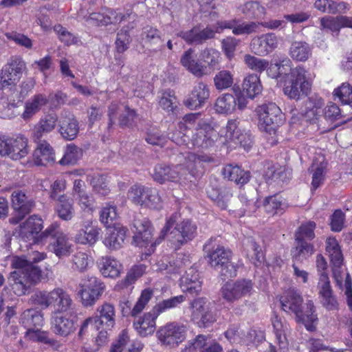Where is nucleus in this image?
Returning a JSON list of instances; mask_svg holds the SVG:
<instances>
[{"instance_id": "72a5a7b5", "label": "nucleus", "mask_w": 352, "mask_h": 352, "mask_svg": "<svg viewBox=\"0 0 352 352\" xmlns=\"http://www.w3.org/2000/svg\"><path fill=\"white\" fill-rule=\"evenodd\" d=\"M19 322L26 329L43 327L45 323L43 313L36 308L27 309L21 314Z\"/></svg>"}, {"instance_id": "39448f33", "label": "nucleus", "mask_w": 352, "mask_h": 352, "mask_svg": "<svg viewBox=\"0 0 352 352\" xmlns=\"http://www.w3.org/2000/svg\"><path fill=\"white\" fill-rule=\"evenodd\" d=\"M232 252L223 246H218L207 255L208 263L219 272L223 279L235 277L237 266L231 261Z\"/></svg>"}, {"instance_id": "79ce46f5", "label": "nucleus", "mask_w": 352, "mask_h": 352, "mask_svg": "<svg viewBox=\"0 0 352 352\" xmlns=\"http://www.w3.org/2000/svg\"><path fill=\"white\" fill-rule=\"evenodd\" d=\"M224 178L234 181L237 184L243 185L247 184L250 179V173L242 170L238 166L232 164L226 165L222 171Z\"/></svg>"}, {"instance_id": "c85d7f7f", "label": "nucleus", "mask_w": 352, "mask_h": 352, "mask_svg": "<svg viewBox=\"0 0 352 352\" xmlns=\"http://www.w3.org/2000/svg\"><path fill=\"white\" fill-rule=\"evenodd\" d=\"M271 323L280 349H286L288 346L287 334L289 332V324L285 319L277 315H274L272 318Z\"/></svg>"}, {"instance_id": "4be33fe9", "label": "nucleus", "mask_w": 352, "mask_h": 352, "mask_svg": "<svg viewBox=\"0 0 352 352\" xmlns=\"http://www.w3.org/2000/svg\"><path fill=\"white\" fill-rule=\"evenodd\" d=\"M58 122V116L55 113H50L42 116L34 125L32 130V139L34 141H40L47 133L53 131Z\"/></svg>"}, {"instance_id": "dca6fc26", "label": "nucleus", "mask_w": 352, "mask_h": 352, "mask_svg": "<svg viewBox=\"0 0 352 352\" xmlns=\"http://www.w3.org/2000/svg\"><path fill=\"white\" fill-rule=\"evenodd\" d=\"M177 36L182 38L189 45H202L209 39L215 37V31L209 26L202 28L201 25H195L186 31H180Z\"/></svg>"}, {"instance_id": "2f4dec72", "label": "nucleus", "mask_w": 352, "mask_h": 352, "mask_svg": "<svg viewBox=\"0 0 352 352\" xmlns=\"http://www.w3.org/2000/svg\"><path fill=\"white\" fill-rule=\"evenodd\" d=\"M188 350L189 352H222L223 348L216 340L199 335Z\"/></svg>"}, {"instance_id": "5701e85b", "label": "nucleus", "mask_w": 352, "mask_h": 352, "mask_svg": "<svg viewBox=\"0 0 352 352\" xmlns=\"http://www.w3.org/2000/svg\"><path fill=\"white\" fill-rule=\"evenodd\" d=\"M180 287L184 292L192 296L197 295L201 291L199 274L195 268L190 267L181 277Z\"/></svg>"}, {"instance_id": "f704fd0d", "label": "nucleus", "mask_w": 352, "mask_h": 352, "mask_svg": "<svg viewBox=\"0 0 352 352\" xmlns=\"http://www.w3.org/2000/svg\"><path fill=\"white\" fill-rule=\"evenodd\" d=\"M8 147L6 155L14 160H20L29 153L28 140L23 136L10 138Z\"/></svg>"}, {"instance_id": "774afa93", "label": "nucleus", "mask_w": 352, "mask_h": 352, "mask_svg": "<svg viewBox=\"0 0 352 352\" xmlns=\"http://www.w3.org/2000/svg\"><path fill=\"white\" fill-rule=\"evenodd\" d=\"M118 217L116 207L113 205L107 204L100 212V220L106 226H109Z\"/></svg>"}, {"instance_id": "58836bf2", "label": "nucleus", "mask_w": 352, "mask_h": 352, "mask_svg": "<svg viewBox=\"0 0 352 352\" xmlns=\"http://www.w3.org/2000/svg\"><path fill=\"white\" fill-rule=\"evenodd\" d=\"M314 6L321 12L332 14L345 13L349 10L348 3L333 0H316Z\"/></svg>"}, {"instance_id": "09e8293b", "label": "nucleus", "mask_w": 352, "mask_h": 352, "mask_svg": "<svg viewBox=\"0 0 352 352\" xmlns=\"http://www.w3.org/2000/svg\"><path fill=\"white\" fill-rule=\"evenodd\" d=\"M296 245L292 251L294 262L301 263L311 256L314 252L313 245L305 241H296Z\"/></svg>"}, {"instance_id": "aec40b11", "label": "nucleus", "mask_w": 352, "mask_h": 352, "mask_svg": "<svg viewBox=\"0 0 352 352\" xmlns=\"http://www.w3.org/2000/svg\"><path fill=\"white\" fill-rule=\"evenodd\" d=\"M51 328L56 335L62 337H67L76 330L75 323L72 319L57 312L51 314Z\"/></svg>"}, {"instance_id": "3c124183", "label": "nucleus", "mask_w": 352, "mask_h": 352, "mask_svg": "<svg viewBox=\"0 0 352 352\" xmlns=\"http://www.w3.org/2000/svg\"><path fill=\"white\" fill-rule=\"evenodd\" d=\"M185 296L183 295L173 296L170 298L164 300L156 304L152 309V311L157 317L160 314L166 311L177 307L185 300Z\"/></svg>"}, {"instance_id": "4d7b16f0", "label": "nucleus", "mask_w": 352, "mask_h": 352, "mask_svg": "<svg viewBox=\"0 0 352 352\" xmlns=\"http://www.w3.org/2000/svg\"><path fill=\"white\" fill-rule=\"evenodd\" d=\"M266 176L268 179L276 182L278 184H281L287 182L290 178V173L285 170L284 167L279 166L275 168L272 166L268 168L266 172Z\"/></svg>"}, {"instance_id": "f8f14e48", "label": "nucleus", "mask_w": 352, "mask_h": 352, "mask_svg": "<svg viewBox=\"0 0 352 352\" xmlns=\"http://www.w3.org/2000/svg\"><path fill=\"white\" fill-rule=\"evenodd\" d=\"M220 136L210 124L198 125L190 138V148L208 149L215 146Z\"/></svg>"}, {"instance_id": "ea45409f", "label": "nucleus", "mask_w": 352, "mask_h": 352, "mask_svg": "<svg viewBox=\"0 0 352 352\" xmlns=\"http://www.w3.org/2000/svg\"><path fill=\"white\" fill-rule=\"evenodd\" d=\"M129 342V337L125 331H123L119 336L118 342L113 345L111 351V352H140L144 344L138 340L133 341L131 343Z\"/></svg>"}, {"instance_id": "37998d69", "label": "nucleus", "mask_w": 352, "mask_h": 352, "mask_svg": "<svg viewBox=\"0 0 352 352\" xmlns=\"http://www.w3.org/2000/svg\"><path fill=\"white\" fill-rule=\"evenodd\" d=\"M242 89L248 96L252 99L260 94L263 90V87L259 76L254 74L247 75L243 78Z\"/></svg>"}, {"instance_id": "f257e3e1", "label": "nucleus", "mask_w": 352, "mask_h": 352, "mask_svg": "<svg viewBox=\"0 0 352 352\" xmlns=\"http://www.w3.org/2000/svg\"><path fill=\"white\" fill-rule=\"evenodd\" d=\"M326 251L331 264L333 277L336 286L344 293L346 302L352 311V279L343 267V255L340 246L334 237L326 240Z\"/></svg>"}, {"instance_id": "473e14b6", "label": "nucleus", "mask_w": 352, "mask_h": 352, "mask_svg": "<svg viewBox=\"0 0 352 352\" xmlns=\"http://www.w3.org/2000/svg\"><path fill=\"white\" fill-rule=\"evenodd\" d=\"M98 268L104 277L116 278L120 275L122 265L111 256H102L98 261Z\"/></svg>"}, {"instance_id": "5fc2aeb1", "label": "nucleus", "mask_w": 352, "mask_h": 352, "mask_svg": "<svg viewBox=\"0 0 352 352\" xmlns=\"http://www.w3.org/2000/svg\"><path fill=\"white\" fill-rule=\"evenodd\" d=\"M141 38L142 41L151 46L164 43L160 31L152 26L148 25L143 28Z\"/></svg>"}, {"instance_id": "e433bc0d", "label": "nucleus", "mask_w": 352, "mask_h": 352, "mask_svg": "<svg viewBox=\"0 0 352 352\" xmlns=\"http://www.w3.org/2000/svg\"><path fill=\"white\" fill-rule=\"evenodd\" d=\"M49 101L46 95L37 94L33 96L30 99L26 101L25 104V110L21 117L25 120L31 119L36 113H38L43 107L45 106Z\"/></svg>"}, {"instance_id": "6e6d98bb", "label": "nucleus", "mask_w": 352, "mask_h": 352, "mask_svg": "<svg viewBox=\"0 0 352 352\" xmlns=\"http://www.w3.org/2000/svg\"><path fill=\"white\" fill-rule=\"evenodd\" d=\"M151 189L142 186L134 185L129 190L128 197L135 204L142 206Z\"/></svg>"}, {"instance_id": "20e7f679", "label": "nucleus", "mask_w": 352, "mask_h": 352, "mask_svg": "<svg viewBox=\"0 0 352 352\" xmlns=\"http://www.w3.org/2000/svg\"><path fill=\"white\" fill-rule=\"evenodd\" d=\"M258 116L259 129L272 136V145L275 144L276 131L278 127L284 122L283 115L280 109L273 102L263 104L256 109Z\"/></svg>"}, {"instance_id": "a18cd8bd", "label": "nucleus", "mask_w": 352, "mask_h": 352, "mask_svg": "<svg viewBox=\"0 0 352 352\" xmlns=\"http://www.w3.org/2000/svg\"><path fill=\"white\" fill-rule=\"evenodd\" d=\"M73 300L70 294L62 287H58L57 294L54 300L52 312L65 313L72 309Z\"/></svg>"}, {"instance_id": "393cba45", "label": "nucleus", "mask_w": 352, "mask_h": 352, "mask_svg": "<svg viewBox=\"0 0 352 352\" xmlns=\"http://www.w3.org/2000/svg\"><path fill=\"white\" fill-rule=\"evenodd\" d=\"M126 229L121 226L109 227L103 239L104 245L110 250H118L122 247L126 238Z\"/></svg>"}, {"instance_id": "c03bdc74", "label": "nucleus", "mask_w": 352, "mask_h": 352, "mask_svg": "<svg viewBox=\"0 0 352 352\" xmlns=\"http://www.w3.org/2000/svg\"><path fill=\"white\" fill-rule=\"evenodd\" d=\"M56 212L60 219L70 221L74 215V208L72 201L66 195H61L57 198Z\"/></svg>"}, {"instance_id": "7c9ffc66", "label": "nucleus", "mask_w": 352, "mask_h": 352, "mask_svg": "<svg viewBox=\"0 0 352 352\" xmlns=\"http://www.w3.org/2000/svg\"><path fill=\"white\" fill-rule=\"evenodd\" d=\"M100 229L94 226L90 220L84 222L82 228L76 235L75 240L82 245H94L98 240Z\"/></svg>"}, {"instance_id": "49530a36", "label": "nucleus", "mask_w": 352, "mask_h": 352, "mask_svg": "<svg viewBox=\"0 0 352 352\" xmlns=\"http://www.w3.org/2000/svg\"><path fill=\"white\" fill-rule=\"evenodd\" d=\"M289 55L296 61L305 62L311 55V47L305 41H294L289 48Z\"/></svg>"}, {"instance_id": "ddd939ff", "label": "nucleus", "mask_w": 352, "mask_h": 352, "mask_svg": "<svg viewBox=\"0 0 352 352\" xmlns=\"http://www.w3.org/2000/svg\"><path fill=\"white\" fill-rule=\"evenodd\" d=\"M186 330V326L184 324L172 322L159 330L158 338L163 344L177 346L185 340Z\"/></svg>"}, {"instance_id": "8fccbe9b", "label": "nucleus", "mask_w": 352, "mask_h": 352, "mask_svg": "<svg viewBox=\"0 0 352 352\" xmlns=\"http://www.w3.org/2000/svg\"><path fill=\"white\" fill-rule=\"evenodd\" d=\"M213 81L216 89L221 91L232 86L234 74L229 70L222 69L215 74Z\"/></svg>"}, {"instance_id": "4c0bfd02", "label": "nucleus", "mask_w": 352, "mask_h": 352, "mask_svg": "<svg viewBox=\"0 0 352 352\" xmlns=\"http://www.w3.org/2000/svg\"><path fill=\"white\" fill-rule=\"evenodd\" d=\"M43 229V220L36 215L30 216L25 221L19 226V234L23 239L33 237Z\"/></svg>"}, {"instance_id": "6e6552de", "label": "nucleus", "mask_w": 352, "mask_h": 352, "mask_svg": "<svg viewBox=\"0 0 352 352\" xmlns=\"http://www.w3.org/2000/svg\"><path fill=\"white\" fill-rule=\"evenodd\" d=\"M43 236H51L50 250L58 258L67 256L72 252V244L57 224L49 226L43 233Z\"/></svg>"}, {"instance_id": "9d476101", "label": "nucleus", "mask_w": 352, "mask_h": 352, "mask_svg": "<svg viewBox=\"0 0 352 352\" xmlns=\"http://www.w3.org/2000/svg\"><path fill=\"white\" fill-rule=\"evenodd\" d=\"M253 283L249 279H239L227 282L221 289L222 298L229 302L251 295L253 291Z\"/></svg>"}, {"instance_id": "a19ab883", "label": "nucleus", "mask_w": 352, "mask_h": 352, "mask_svg": "<svg viewBox=\"0 0 352 352\" xmlns=\"http://www.w3.org/2000/svg\"><path fill=\"white\" fill-rule=\"evenodd\" d=\"M327 162L323 157L313 161L310 170L312 173L311 190L317 189L324 180L327 168Z\"/></svg>"}, {"instance_id": "bb28decb", "label": "nucleus", "mask_w": 352, "mask_h": 352, "mask_svg": "<svg viewBox=\"0 0 352 352\" xmlns=\"http://www.w3.org/2000/svg\"><path fill=\"white\" fill-rule=\"evenodd\" d=\"M37 146L34 152V162L38 166H47L55 161V153L53 148L45 140L34 141Z\"/></svg>"}, {"instance_id": "423d86ee", "label": "nucleus", "mask_w": 352, "mask_h": 352, "mask_svg": "<svg viewBox=\"0 0 352 352\" xmlns=\"http://www.w3.org/2000/svg\"><path fill=\"white\" fill-rule=\"evenodd\" d=\"M311 83L307 77V71L298 66L292 71V77L285 82L284 94L292 99H298L302 94L307 95Z\"/></svg>"}, {"instance_id": "69168bd1", "label": "nucleus", "mask_w": 352, "mask_h": 352, "mask_svg": "<svg viewBox=\"0 0 352 352\" xmlns=\"http://www.w3.org/2000/svg\"><path fill=\"white\" fill-rule=\"evenodd\" d=\"M153 290L151 289H145L142 292L140 298L131 311V316L135 317L143 311L145 306L153 296Z\"/></svg>"}, {"instance_id": "864d4df0", "label": "nucleus", "mask_w": 352, "mask_h": 352, "mask_svg": "<svg viewBox=\"0 0 352 352\" xmlns=\"http://www.w3.org/2000/svg\"><path fill=\"white\" fill-rule=\"evenodd\" d=\"M82 155V151L80 148L73 144H68L59 164L63 166L74 165L81 158Z\"/></svg>"}, {"instance_id": "603ef678", "label": "nucleus", "mask_w": 352, "mask_h": 352, "mask_svg": "<svg viewBox=\"0 0 352 352\" xmlns=\"http://www.w3.org/2000/svg\"><path fill=\"white\" fill-rule=\"evenodd\" d=\"M245 245L251 262L255 266H259L264 258L260 245L252 238H248Z\"/></svg>"}, {"instance_id": "0e129e2a", "label": "nucleus", "mask_w": 352, "mask_h": 352, "mask_svg": "<svg viewBox=\"0 0 352 352\" xmlns=\"http://www.w3.org/2000/svg\"><path fill=\"white\" fill-rule=\"evenodd\" d=\"M191 309V317L193 320L198 318L201 314L210 309V304L205 298L199 297L194 299L190 305Z\"/></svg>"}, {"instance_id": "338daca9", "label": "nucleus", "mask_w": 352, "mask_h": 352, "mask_svg": "<svg viewBox=\"0 0 352 352\" xmlns=\"http://www.w3.org/2000/svg\"><path fill=\"white\" fill-rule=\"evenodd\" d=\"M315 228L316 223L313 221L302 224L296 232V241L312 240L315 237Z\"/></svg>"}, {"instance_id": "680f3d73", "label": "nucleus", "mask_w": 352, "mask_h": 352, "mask_svg": "<svg viewBox=\"0 0 352 352\" xmlns=\"http://www.w3.org/2000/svg\"><path fill=\"white\" fill-rule=\"evenodd\" d=\"M241 12L250 18L257 19L265 14V8L258 2L250 1L240 7Z\"/></svg>"}, {"instance_id": "052dcab7", "label": "nucleus", "mask_w": 352, "mask_h": 352, "mask_svg": "<svg viewBox=\"0 0 352 352\" xmlns=\"http://www.w3.org/2000/svg\"><path fill=\"white\" fill-rule=\"evenodd\" d=\"M11 266L16 270L14 272H21L23 274H28L33 271L34 269H40L30 263L27 256H14L10 258Z\"/></svg>"}, {"instance_id": "f3484780", "label": "nucleus", "mask_w": 352, "mask_h": 352, "mask_svg": "<svg viewBox=\"0 0 352 352\" xmlns=\"http://www.w3.org/2000/svg\"><path fill=\"white\" fill-rule=\"evenodd\" d=\"M318 288L322 307L327 311H338L340 304L336 296L333 293L327 274H320Z\"/></svg>"}, {"instance_id": "c9c22d12", "label": "nucleus", "mask_w": 352, "mask_h": 352, "mask_svg": "<svg viewBox=\"0 0 352 352\" xmlns=\"http://www.w3.org/2000/svg\"><path fill=\"white\" fill-rule=\"evenodd\" d=\"M97 311L99 315L94 316L97 327L104 325L106 329H110L114 326L116 312L113 305L104 302L98 307Z\"/></svg>"}, {"instance_id": "de8ad7c7", "label": "nucleus", "mask_w": 352, "mask_h": 352, "mask_svg": "<svg viewBox=\"0 0 352 352\" xmlns=\"http://www.w3.org/2000/svg\"><path fill=\"white\" fill-rule=\"evenodd\" d=\"M57 292L58 287L51 291L36 290L31 298L34 304L43 308H48L50 306L53 307Z\"/></svg>"}, {"instance_id": "2eb2a0df", "label": "nucleus", "mask_w": 352, "mask_h": 352, "mask_svg": "<svg viewBox=\"0 0 352 352\" xmlns=\"http://www.w3.org/2000/svg\"><path fill=\"white\" fill-rule=\"evenodd\" d=\"M248 100L239 92L236 97L231 94H224L220 96L215 102L214 109L218 113L230 114L234 112L236 107L239 109L246 107Z\"/></svg>"}, {"instance_id": "a211bd4d", "label": "nucleus", "mask_w": 352, "mask_h": 352, "mask_svg": "<svg viewBox=\"0 0 352 352\" xmlns=\"http://www.w3.org/2000/svg\"><path fill=\"white\" fill-rule=\"evenodd\" d=\"M210 97V89L206 83L199 82L184 101V105L192 110L204 107Z\"/></svg>"}, {"instance_id": "b1692460", "label": "nucleus", "mask_w": 352, "mask_h": 352, "mask_svg": "<svg viewBox=\"0 0 352 352\" xmlns=\"http://www.w3.org/2000/svg\"><path fill=\"white\" fill-rule=\"evenodd\" d=\"M182 169L183 166L182 165L170 167L165 164H157L155 166L153 178L160 184L168 181L175 182L180 178Z\"/></svg>"}, {"instance_id": "cd10ccee", "label": "nucleus", "mask_w": 352, "mask_h": 352, "mask_svg": "<svg viewBox=\"0 0 352 352\" xmlns=\"http://www.w3.org/2000/svg\"><path fill=\"white\" fill-rule=\"evenodd\" d=\"M11 199L13 209L22 216L29 214L35 206L33 199L20 190L12 192Z\"/></svg>"}, {"instance_id": "412c9836", "label": "nucleus", "mask_w": 352, "mask_h": 352, "mask_svg": "<svg viewBox=\"0 0 352 352\" xmlns=\"http://www.w3.org/2000/svg\"><path fill=\"white\" fill-rule=\"evenodd\" d=\"M277 46L278 38L273 33L265 34L254 38L250 44L252 52L258 56L267 55Z\"/></svg>"}, {"instance_id": "f03ea898", "label": "nucleus", "mask_w": 352, "mask_h": 352, "mask_svg": "<svg viewBox=\"0 0 352 352\" xmlns=\"http://www.w3.org/2000/svg\"><path fill=\"white\" fill-rule=\"evenodd\" d=\"M280 301L283 310L287 313L294 314L297 322L302 323L309 331L315 329L318 316L312 300L307 301L306 310L303 311V299L297 291L292 289L286 291L280 297Z\"/></svg>"}, {"instance_id": "4468645a", "label": "nucleus", "mask_w": 352, "mask_h": 352, "mask_svg": "<svg viewBox=\"0 0 352 352\" xmlns=\"http://www.w3.org/2000/svg\"><path fill=\"white\" fill-rule=\"evenodd\" d=\"M131 229L134 234V240L138 243L143 242L147 244L150 243L153 246V244H159L161 241L159 239L157 241L152 242L153 227L148 219L140 214L134 217Z\"/></svg>"}, {"instance_id": "13d9d810", "label": "nucleus", "mask_w": 352, "mask_h": 352, "mask_svg": "<svg viewBox=\"0 0 352 352\" xmlns=\"http://www.w3.org/2000/svg\"><path fill=\"white\" fill-rule=\"evenodd\" d=\"M90 184L93 190L102 196L107 195L110 192L109 182L104 175H96L91 179Z\"/></svg>"}, {"instance_id": "1a4fd4ad", "label": "nucleus", "mask_w": 352, "mask_h": 352, "mask_svg": "<svg viewBox=\"0 0 352 352\" xmlns=\"http://www.w3.org/2000/svg\"><path fill=\"white\" fill-rule=\"evenodd\" d=\"M41 277V269H34L28 274H23L21 272H12L10 274L9 282L14 293L21 296L26 294L32 285L39 282Z\"/></svg>"}, {"instance_id": "7ed1b4c3", "label": "nucleus", "mask_w": 352, "mask_h": 352, "mask_svg": "<svg viewBox=\"0 0 352 352\" xmlns=\"http://www.w3.org/2000/svg\"><path fill=\"white\" fill-rule=\"evenodd\" d=\"M179 218L177 213H173L168 219L162 229L160 239L162 241L166 236L176 245H181L192 240L197 233V226L190 219H184L177 223L171 230Z\"/></svg>"}, {"instance_id": "9b49d317", "label": "nucleus", "mask_w": 352, "mask_h": 352, "mask_svg": "<svg viewBox=\"0 0 352 352\" xmlns=\"http://www.w3.org/2000/svg\"><path fill=\"white\" fill-rule=\"evenodd\" d=\"M105 287L104 283L100 278L87 276L79 292L82 305L93 306L100 298Z\"/></svg>"}, {"instance_id": "0eeeda50", "label": "nucleus", "mask_w": 352, "mask_h": 352, "mask_svg": "<svg viewBox=\"0 0 352 352\" xmlns=\"http://www.w3.org/2000/svg\"><path fill=\"white\" fill-rule=\"evenodd\" d=\"M25 69L26 64L21 58L15 57L12 58L2 70L1 76V89L14 92Z\"/></svg>"}, {"instance_id": "c756f323", "label": "nucleus", "mask_w": 352, "mask_h": 352, "mask_svg": "<svg viewBox=\"0 0 352 352\" xmlns=\"http://www.w3.org/2000/svg\"><path fill=\"white\" fill-rule=\"evenodd\" d=\"M156 318L155 314L151 311L136 318L133 321V327L138 333L142 337L151 335L155 330Z\"/></svg>"}, {"instance_id": "a878e982", "label": "nucleus", "mask_w": 352, "mask_h": 352, "mask_svg": "<svg viewBox=\"0 0 352 352\" xmlns=\"http://www.w3.org/2000/svg\"><path fill=\"white\" fill-rule=\"evenodd\" d=\"M180 63L189 72L200 78L206 74V66L196 58L195 50L192 48L185 51L180 58Z\"/></svg>"}, {"instance_id": "e2e57ef3", "label": "nucleus", "mask_w": 352, "mask_h": 352, "mask_svg": "<svg viewBox=\"0 0 352 352\" xmlns=\"http://www.w3.org/2000/svg\"><path fill=\"white\" fill-rule=\"evenodd\" d=\"M283 199L277 195L270 196L265 199L264 209L270 214L274 215L283 210Z\"/></svg>"}, {"instance_id": "bf43d9fd", "label": "nucleus", "mask_w": 352, "mask_h": 352, "mask_svg": "<svg viewBox=\"0 0 352 352\" xmlns=\"http://www.w3.org/2000/svg\"><path fill=\"white\" fill-rule=\"evenodd\" d=\"M43 327L26 329L25 338L33 342L51 344L52 340L48 337V332L41 330Z\"/></svg>"}, {"instance_id": "6ab92c4d", "label": "nucleus", "mask_w": 352, "mask_h": 352, "mask_svg": "<svg viewBox=\"0 0 352 352\" xmlns=\"http://www.w3.org/2000/svg\"><path fill=\"white\" fill-rule=\"evenodd\" d=\"M59 132L67 140H72L76 138L79 132L78 122L71 112L62 111L59 121Z\"/></svg>"}]
</instances>
